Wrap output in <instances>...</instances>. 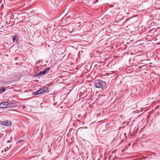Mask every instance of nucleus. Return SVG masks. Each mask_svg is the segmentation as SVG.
Returning <instances> with one entry per match:
<instances>
[{"mask_svg": "<svg viewBox=\"0 0 160 160\" xmlns=\"http://www.w3.org/2000/svg\"><path fill=\"white\" fill-rule=\"evenodd\" d=\"M94 86L97 88H101L103 89V88L105 86L106 83L105 82L102 80L98 79L94 82Z\"/></svg>", "mask_w": 160, "mask_h": 160, "instance_id": "obj_1", "label": "nucleus"}, {"mask_svg": "<svg viewBox=\"0 0 160 160\" xmlns=\"http://www.w3.org/2000/svg\"><path fill=\"white\" fill-rule=\"evenodd\" d=\"M0 124L3 126H8L12 123L10 121L4 120V121L0 122Z\"/></svg>", "mask_w": 160, "mask_h": 160, "instance_id": "obj_2", "label": "nucleus"}, {"mask_svg": "<svg viewBox=\"0 0 160 160\" xmlns=\"http://www.w3.org/2000/svg\"><path fill=\"white\" fill-rule=\"evenodd\" d=\"M40 89L41 90V93H44L45 92L46 93H48V88L45 87L41 88H40Z\"/></svg>", "mask_w": 160, "mask_h": 160, "instance_id": "obj_3", "label": "nucleus"}, {"mask_svg": "<svg viewBox=\"0 0 160 160\" xmlns=\"http://www.w3.org/2000/svg\"><path fill=\"white\" fill-rule=\"evenodd\" d=\"M7 105L5 102H2L0 104V108H6L7 107Z\"/></svg>", "mask_w": 160, "mask_h": 160, "instance_id": "obj_4", "label": "nucleus"}, {"mask_svg": "<svg viewBox=\"0 0 160 160\" xmlns=\"http://www.w3.org/2000/svg\"><path fill=\"white\" fill-rule=\"evenodd\" d=\"M41 91V90L40 89L37 91L34 92L33 93V94L34 95H36L39 94H42Z\"/></svg>", "mask_w": 160, "mask_h": 160, "instance_id": "obj_5", "label": "nucleus"}, {"mask_svg": "<svg viewBox=\"0 0 160 160\" xmlns=\"http://www.w3.org/2000/svg\"><path fill=\"white\" fill-rule=\"evenodd\" d=\"M45 74L46 73H45V72L43 70H42V71L39 72L38 73L36 74V76H38L40 75H45Z\"/></svg>", "mask_w": 160, "mask_h": 160, "instance_id": "obj_6", "label": "nucleus"}, {"mask_svg": "<svg viewBox=\"0 0 160 160\" xmlns=\"http://www.w3.org/2000/svg\"><path fill=\"white\" fill-rule=\"evenodd\" d=\"M50 69V68L49 67H47L44 68L43 71L45 72V73H48Z\"/></svg>", "mask_w": 160, "mask_h": 160, "instance_id": "obj_7", "label": "nucleus"}, {"mask_svg": "<svg viewBox=\"0 0 160 160\" xmlns=\"http://www.w3.org/2000/svg\"><path fill=\"white\" fill-rule=\"evenodd\" d=\"M5 90L6 89L4 87H2L1 89L0 88V94H1L4 92Z\"/></svg>", "mask_w": 160, "mask_h": 160, "instance_id": "obj_8", "label": "nucleus"}, {"mask_svg": "<svg viewBox=\"0 0 160 160\" xmlns=\"http://www.w3.org/2000/svg\"><path fill=\"white\" fill-rule=\"evenodd\" d=\"M80 23H81V22H78V28H76V27H75L74 29H77V30H78V29H80V28H79V27H80Z\"/></svg>", "mask_w": 160, "mask_h": 160, "instance_id": "obj_9", "label": "nucleus"}, {"mask_svg": "<svg viewBox=\"0 0 160 160\" xmlns=\"http://www.w3.org/2000/svg\"><path fill=\"white\" fill-rule=\"evenodd\" d=\"M13 41L14 42H16L17 41V39L16 38V36H13Z\"/></svg>", "mask_w": 160, "mask_h": 160, "instance_id": "obj_10", "label": "nucleus"}, {"mask_svg": "<svg viewBox=\"0 0 160 160\" xmlns=\"http://www.w3.org/2000/svg\"><path fill=\"white\" fill-rule=\"evenodd\" d=\"M24 141L23 140H19L18 141L17 143H23L24 142Z\"/></svg>", "mask_w": 160, "mask_h": 160, "instance_id": "obj_11", "label": "nucleus"}, {"mask_svg": "<svg viewBox=\"0 0 160 160\" xmlns=\"http://www.w3.org/2000/svg\"><path fill=\"white\" fill-rule=\"evenodd\" d=\"M116 151V150H114V151H112V153H114L115 152V151Z\"/></svg>", "mask_w": 160, "mask_h": 160, "instance_id": "obj_12", "label": "nucleus"}, {"mask_svg": "<svg viewBox=\"0 0 160 160\" xmlns=\"http://www.w3.org/2000/svg\"><path fill=\"white\" fill-rule=\"evenodd\" d=\"M85 128H87V127H85Z\"/></svg>", "mask_w": 160, "mask_h": 160, "instance_id": "obj_13", "label": "nucleus"}, {"mask_svg": "<svg viewBox=\"0 0 160 160\" xmlns=\"http://www.w3.org/2000/svg\"><path fill=\"white\" fill-rule=\"evenodd\" d=\"M73 29H72V31H73Z\"/></svg>", "mask_w": 160, "mask_h": 160, "instance_id": "obj_14", "label": "nucleus"}, {"mask_svg": "<svg viewBox=\"0 0 160 160\" xmlns=\"http://www.w3.org/2000/svg\"><path fill=\"white\" fill-rule=\"evenodd\" d=\"M113 159L114 160V158H113Z\"/></svg>", "mask_w": 160, "mask_h": 160, "instance_id": "obj_15", "label": "nucleus"}]
</instances>
